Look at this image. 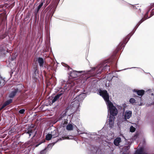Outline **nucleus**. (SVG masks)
<instances>
[{
	"mask_svg": "<svg viewBox=\"0 0 154 154\" xmlns=\"http://www.w3.org/2000/svg\"><path fill=\"white\" fill-rule=\"evenodd\" d=\"M109 66L106 63H102L98 65L96 67L92 68L91 70L86 71H73L71 73V76L73 78L80 76L79 78L82 84L84 83L91 76H97L100 74L104 70H109Z\"/></svg>",
	"mask_w": 154,
	"mask_h": 154,
	"instance_id": "obj_1",
	"label": "nucleus"
},
{
	"mask_svg": "<svg viewBox=\"0 0 154 154\" xmlns=\"http://www.w3.org/2000/svg\"><path fill=\"white\" fill-rule=\"evenodd\" d=\"M99 93L100 95L103 97L106 102L108 112H109L110 114L109 117V127L111 128L114 126V117L116 116L118 113L117 109L109 101V95L106 91L100 90Z\"/></svg>",
	"mask_w": 154,
	"mask_h": 154,
	"instance_id": "obj_2",
	"label": "nucleus"
},
{
	"mask_svg": "<svg viewBox=\"0 0 154 154\" xmlns=\"http://www.w3.org/2000/svg\"><path fill=\"white\" fill-rule=\"evenodd\" d=\"M86 96L85 93H82L78 95L74 99V101L72 103L71 105L76 111L79 110V107L80 103L83 101Z\"/></svg>",
	"mask_w": 154,
	"mask_h": 154,
	"instance_id": "obj_3",
	"label": "nucleus"
},
{
	"mask_svg": "<svg viewBox=\"0 0 154 154\" xmlns=\"http://www.w3.org/2000/svg\"><path fill=\"white\" fill-rule=\"evenodd\" d=\"M68 116H67L66 115V112H63L61 115L58 118L57 121L62 120L61 122V126L63 127H64L68 122Z\"/></svg>",
	"mask_w": 154,
	"mask_h": 154,
	"instance_id": "obj_4",
	"label": "nucleus"
},
{
	"mask_svg": "<svg viewBox=\"0 0 154 154\" xmlns=\"http://www.w3.org/2000/svg\"><path fill=\"white\" fill-rule=\"evenodd\" d=\"M58 135V133L57 131L55 129L51 131L50 133L47 134L46 136V139L47 140H49L52 138L57 137Z\"/></svg>",
	"mask_w": 154,
	"mask_h": 154,
	"instance_id": "obj_5",
	"label": "nucleus"
},
{
	"mask_svg": "<svg viewBox=\"0 0 154 154\" xmlns=\"http://www.w3.org/2000/svg\"><path fill=\"white\" fill-rule=\"evenodd\" d=\"M77 131L79 133V134H81V137H82L85 138H93V136L92 134H90V133H85V132H79V129L77 130Z\"/></svg>",
	"mask_w": 154,
	"mask_h": 154,
	"instance_id": "obj_6",
	"label": "nucleus"
},
{
	"mask_svg": "<svg viewBox=\"0 0 154 154\" xmlns=\"http://www.w3.org/2000/svg\"><path fill=\"white\" fill-rule=\"evenodd\" d=\"M37 131L35 129L30 128L28 129L26 133L29 134V137L32 136V138L34 137L36 135Z\"/></svg>",
	"mask_w": 154,
	"mask_h": 154,
	"instance_id": "obj_7",
	"label": "nucleus"
},
{
	"mask_svg": "<svg viewBox=\"0 0 154 154\" xmlns=\"http://www.w3.org/2000/svg\"><path fill=\"white\" fill-rule=\"evenodd\" d=\"M64 92V91L61 90L58 94L54 97L52 100V103H53L57 101L60 97L63 94Z\"/></svg>",
	"mask_w": 154,
	"mask_h": 154,
	"instance_id": "obj_8",
	"label": "nucleus"
},
{
	"mask_svg": "<svg viewBox=\"0 0 154 154\" xmlns=\"http://www.w3.org/2000/svg\"><path fill=\"white\" fill-rule=\"evenodd\" d=\"M45 0H41L40 2L39 3V5L35 9V14L37 15L38 13L39 10L43 5L45 3Z\"/></svg>",
	"mask_w": 154,
	"mask_h": 154,
	"instance_id": "obj_9",
	"label": "nucleus"
},
{
	"mask_svg": "<svg viewBox=\"0 0 154 154\" xmlns=\"http://www.w3.org/2000/svg\"><path fill=\"white\" fill-rule=\"evenodd\" d=\"M132 112L130 110L126 111L124 114V119L125 120L129 119L132 115Z\"/></svg>",
	"mask_w": 154,
	"mask_h": 154,
	"instance_id": "obj_10",
	"label": "nucleus"
},
{
	"mask_svg": "<svg viewBox=\"0 0 154 154\" xmlns=\"http://www.w3.org/2000/svg\"><path fill=\"white\" fill-rule=\"evenodd\" d=\"M33 69V73L32 74V77L35 79H36L38 72L37 66L36 65L34 66Z\"/></svg>",
	"mask_w": 154,
	"mask_h": 154,
	"instance_id": "obj_11",
	"label": "nucleus"
},
{
	"mask_svg": "<svg viewBox=\"0 0 154 154\" xmlns=\"http://www.w3.org/2000/svg\"><path fill=\"white\" fill-rule=\"evenodd\" d=\"M74 85V83L72 82L71 83H68L67 84V85H66L65 87H64L63 89L64 91L65 90H69L70 89V88L73 86Z\"/></svg>",
	"mask_w": 154,
	"mask_h": 154,
	"instance_id": "obj_12",
	"label": "nucleus"
},
{
	"mask_svg": "<svg viewBox=\"0 0 154 154\" xmlns=\"http://www.w3.org/2000/svg\"><path fill=\"white\" fill-rule=\"evenodd\" d=\"M121 142V139L120 137H117L114 140V144L117 146H119L120 143Z\"/></svg>",
	"mask_w": 154,
	"mask_h": 154,
	"instance_id": "obj_13",
	"label": "nucleus"
},
{
	"mask_svg": "<svg viewBox=\"0 0 154 154\" xmlns=\"http://www.w3.org/2000/svg\"><path fill=\"white\" fill-rule=\"evenodd\" d=\"M38 62L39 63L40 67H43V66L44 61L43 58L41 57H38Z\"/></svg>",
	"mask_w": 154,
	"mask_h": 154,
	"instance_id": "obj_14",
	"label": "nucleus"
},
{
	"mask_svg": "<svg viewBox=\"0 0 154 154\" xmlns=\"http://www.w3.org/2000/svg\"><path fill=\"white\" fill-rule=\"evenodd\" d=\"M134 154H147V153L144 151L143 148L141 147L136 150Z\"/></svg>",
	"mask_w": 154,
	"mask_h": 154,
	"instance_id": "obj_15",
	"label": "nucleus"
},
{
	"mask_svg": "<svg viewBox=\"0 0 154 154\" xmlns=\"http://www.w3.org/2000/svg\"><path fill=\"white\" fill-rule=\"evenodd\" d=\"M18 89H15L14 91H12L9 95V97L12 98H13L16 94L17 93L18 91Z\"/></svg>",
	"mask_w": 154,
	"mask_h": 154,
	"instance_id": "obj_16",
	"label": "nucleus"
},
{
	"mask_svg": "<svg viewBox=\"0 0 154 154\" xmlns=\"http://www.w3.org/2000/svg\"><path fill=\"white\" fill-rule=\"evenodd\" d=\"M133 92H137V94L139 96H142L144 94L145 91L142 90H137L134 89L133 90Z\"/></svg>",
	"mask_w": 154,
	"mask_h": 154,
	"instance_id": "obj_17",
	"label": "nucleus"
},
{
	"mask_svg": "<svg viewBox=\"0 0 154 154\" xmlns=\"http://www.w3.org/2000/svg\"><path fill=\"white\" fill-rule=\"evenodd\" d=\"M130 144L128 143L127 145H125L122 148V149L123 152H125L127 151V150H128L130 148Z\"/></svg>",
	"mask_w": 154,
	"mask_h": 154,
	"instance_id": "obj_18",
	"label": "nucleus"
},
{
	"mask_svg": "<svg viewBox=\"0 0 154 154\" xmlns=\"http://www.w3.org/2000/svg\"><path fill=\"white\" fill-rule=\"evenodd\" d=\"M12 100L9 99L7 101H6L5 103L2 106V107L1 109L4 108L7 105H9L10 103H11L12 102Z\"/></svg>",
	"mask_w": 154,
	"mask_h": 154,
	"instance_id": "obj_19",
	"label": "nucleus"
},
{
	"mask_svg": "<svg viewBox=\"0 0 154 154\" xmlns=\"http://www.w3.org/2000/svg\"><path fill=\"white\" fill-rule=\"evenodd\" d=\"M32 141L29 140L24 144V146L26 147L27 148L29 147L30 146H32Z\"/></svg>",
	"mask_w": 154,
	"mask_h": 154,
	"instance_id": "obj_20",
	"label": "nucleus"
},
{
	"mask_svg": "<svg viewBox=\"0 0 154 154\" xmlns=\"http://www.w3.org/2000/svg\"><path fill=\"white\" fill-rule=\"evenodd\" d=\"M73 125L71 124H69L67 125L66 127V129L69 131H71L73 129Z\"/></svg>",
	"mask_w": 154,
	"mask_h": 154,
	"instance_id": "obj_21",
	"label": "nucleus"
},
{
	"mask_svg": "<svg viewBox=\"0 0 154 154\" xmlns=\"http://www.w3.org/2000/svg\"><path fill=\"white\" fill-rule=\"evenodd\" d=\"M54 145V144L53 143H50L48 145L46 148H45V149L47 151L50 150L51 149Z\"/></svg>",
	"mask_w": 154,
	"mask_h": 154,
	"instance_id": "obj_22",
	"label": "nucleus"
},
{
	"mask_svg": "<svg viewBox=\"0 0 154 154\" xmlns=\"http://www.w3.org/2000/svg\"><path fill=\"white\" fill-rule=\"evenodd\" d=\"M47 151L45 148V149L41 151L39 154H46Z\"/></svg>",
	"mask_w": 154,
	"mask_h": 154,
	"instance_id": "obj_23",
	"label": "nucleus"
},
{
	"mask_svg": "<svg viewBox=\"0 0 154 154\" xmlns=\"http://www.w3.org/2000/svg\"><path fill=\"white\" fill-rule=\"evenodd\" d=\"M130 131L131 132H134L135 130V128L133 126H131L130 128Z\"/></svg>",
	"mask_w": 154,
	"mask_h": 154,
	"instance_id": "obj_24",
	"label": "nucleus"
},
{
	"mask_svg": "<svg viewBox=\"0 0 154 154\" xmlns=\"http://www.w3.org/2000/svg\"><path fill=\"white\" fill-rule=\"evenodd\" d=\"M129 102L132 104L134 103L135 102V100L133 98H131L129 100Z\"/></svg>",
	"mask_w": 154,
	"mask_h": 154,
	"instance_id": "obj_25",
	"label": "nucleus"
},
{
	"mask_svg": "<svg viewBox=\"0 0 154 154\" xmlns=\"http://www.w3.org/2000/svg\"><path fill=\"white\" fill-rule=\"evenodd\" d=\"M25 111V110L24 109H22L20 110L19 111V113L20 114H23L24 113Z\"/></svg>",
	"mask_w": 154,
	"mask_h": 154,
	"instance_id": "obj_26",
	"label": "nucleus"
},
{
	"mask_svg": "<svg viewBox=\"0 0 154 154\" xmlns=\"http://www.w3.org/2000/svg\"><path fill=\"white\" fill-rule=\"evenodd\" d=\"M109 76H110L109 79L110 80L112 79L113 76H111V74H109L107 76V77H108Z\"/></svg>",
	"mask_w": 154,
	"mask_h": 154,
	"instance_id": "obj_27",
	"label": "nucleus"
},
{
	"mask_svg": "<svg viewBox=\"0 0 154 154\" xmlns=\"http://www.w3.org/2000/svg\"><path fill=\"white\" fill-rule=\"evenodd\" d=\"M3 81H4V80L2 77H0V84L1 82Z\"/></svg>",
	"mask_w": 154,
	"mask_h": 154,
	"instance_id": "obj_28",
	"label": "nucleus"
},
{
	"mask_svg": "<svg viewBox=\"0 0 154 154\" xmlns=\"http://www.w3.org/2000/svg\"><path fill=\"white\" fill-rule=\"evenodd\" d=\"M135 67H131V68H128V69H124V70H126V69H131V68H135Z\"/></svg>",
	"mask_w": 154,
	"mask_h": 154,
	"instance_id": "obj_29",
	"label": "nucleus"
},
{
	"mask_svg": "<svg viewBox=\"0 0 154 154\" xmlns=\"http://www.w3.org/2000/svg\"><path fill=\"white\" fill-rule=\"evenodd\" d=\"M47 5H48V4H44V8H45Z\"/></svg>",
	"mask_w": 154,
	"mask_h": 154,
	"instance_id": "obj_30",
	"label": "nucleus"
},
{
	"mask_svg": "<svg viewBox=\"0 0 154 154\" xmlns=\"http://www.w3.org/2000/svg\"><path fill=\"white\" fill-rule=\"evenodd\" d=\"M40 144H41V143H39V144L36 145V146H35V147H37Z\"/></svg>",
	"mask_w": 154,
	"mask_h": 154,
	"instance_id": "obj_31",
	"label": "nucleus"
},
{
	"mask_svg": "<svg viewBox=\"0 0 154 154\" xmlns=\"http://www.w3.org/2000/svg\"><path fill=\"white\" fill-rule=\"evenodd\" d=\"M127 38H128V40L129 39V38H128V37H127V38H126V39H127Z\"/></svg>",
	"mask_w": 154,
	"mask_h": 154,
	"instance_id": "obj_32",
	"label": "nucleus"
},
{
	"mask_svg": "<svg viewBox=\"0 0 154 154\" xmlns=\"http://www.w3.org/2000/svg\"><path fill=\"white\" fill-rule=\"evenodd\" d=\"M139 97V98H140V99H141L140 97Z\"/></svg>",
	"mask_w": 154,
	"mask_h": 154,
	"instance_id": "obj_33",
	"label": "nucleus"
}]
</instances>
